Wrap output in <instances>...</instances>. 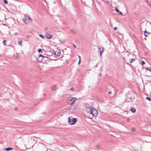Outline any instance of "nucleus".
I'll use <instances>...</instances> for the list:
<instances>
[{
    "instance_id": "1",
    "label": "nucleus",
    "mask_w": 151,
    "mask_h": 151,
    "mask_svg": "<svg viewBox=\"0 0 151 151\" xmlns=\"http://www.w3.org/2000/svg\"><path fill=\"white\" fill-rule=\"evenodd\" d=\"M86 110L90 119H92L94 116H96L98 114L97 110L92 106L87 107Z\"/></svg>"
},
{
    "instance_id": "2",
    "label": "nucleus",
    "mask_w": 151,
    "mask_h": 151,
    "mask_svg": "<svg viewBox=\"0 0 151 151\" xmlns=\"http://www.w3.org/2000/svg\"><path fill=\"white\" fill-rule=\"evenodd\" d=\"M68 99L69 101L68 104L70 105H73L76 100V99L72 97H68Z\"/></svg>"
},
{
    "instance_id": "3",
    "label": "nucleus",
    "mask_w": 151,
    "mask_h": 151,
    "mask_svg": "<svg viewBox=\"0 0 151 151\" xmlns=\"http://www.w3.org/2000/svg\"><path fill=\"white\" fill-rule=\"evenodd\" d=\"M77 121V119L75 118H70L69 117L68 122L71 125L74 124Z\"/></svg>"
},
{
    "instance_id": "4",
    "label": "nucleus",
    "mask_w": 151,
    "mask_h": 151,
    "mask_svg": "<svg viewBox=\"0 0 151 151\" xmlns=\"http://www.w3.org/2000/svg\"><path fill=\"white\" fill-rule=\"evenodd\" d=\"M44 58L43 56L41 55H40L37 58V60L39 62H41Z\"/></svg>"
},
{
    "instance_id": "5",
    "label": "nucleus",
    "mask_w": 151,
    "mask_h": 151,
    "mask_svg": "<svg viewBox=\"0 0 151 151\" xmlns=\"http://www.w3.org/2000/svg\"><path fill=\"white\" fill-rule=\"evenodd\" d=\"M55 54L56 56H58L60 55V50H57L55 52Z\"/></svg>"
},
{
    "instance_id": "6",
    "label": "nucleus",
    "mask_w": 151,
    "mask_h": 151,
    "mask_svg": "<svg viewBox=\"0 0 151 151\" xmlns=\"http://www.w3.org/2000/svg\"><path fill=\"white\" fill-rule=\"evenodd\" d=\"M99 49L100 53L103 52L104 50V48L103 47H102L101 46H100L99 47Z\"/></svg>"
},
{
    "instance_id": "7",
    "label": "nucleus",
    "mask_w": 151,
    "mask_h": 151,
    "mask_svg": "<svg viewBox=\"0 0 151 151\" xmlns=\"http://www.w3.org/2000/svg\"><path fill=\"white\" fill-rule=\"evenodd\" d=\"M46 35L47 38L48 39H50L52 37V36L51 35H48L46 34Z\"/></svg>"
},
{
    "instance_id": "8",
    "label": "nucleus",
    "mask_w": 151,
    "mask_h": 151,
    "mask_svg": "<svg viewBox=\"0 0 151 151\" xmlns=\"http://www.w3.org/2000/svg\"><path fill=\"white\" fill-rule=\"evenodd\" d=\"M51 89L53 91H55L56 89V87L55 85H53L51 87Z\"/></svg>"
},
{
    "instance_id": "9",
    "label": "nucleus",
    "mask_w": 151,
    "mask_h": 151,
    "mask_svg": "<svg viewBox=\"0 0 151 151\" xmlns=\"http://www.w3.org/2000/svg\"><path fill=\"white\" fill-rule=\"evenodd\" d=\"M24 17L27 18V19H29V20H31V21H32V19L28 15H25Z\"/></svg>"
},
{
    "instance_id": "10",
    "label": "nucleus",
    "mask_w": 151,
    "mask_h": 151,
    "mask_svg": "<svg viewBox=\"0 0 151 151\" xmlns=\"http://www.w3.org/2000/svg\"><path fill=\"white\" fill-rule=\"evenodd\" d=\"M144 35L146 37H147V35L150 34V33L145 30V31L144 32Z\"/></svg>"
},
{
    "instance_id": "11",
    "label": "nucleus",
    "mask_w": 151,
    "mask_h": 151,
    "mask_svg": "<svg viewBox=\"0 0 151 151\" xmlns=\"http://www.w3.org/2000/svg\"><path fill=\"white\" fill-rule=\"evenodd\" d=\"M23 42V41L22 40H20L18 42V44L21 47H22V43Z\"/></svg>"
},
{
    "instance_id": "12",
    "label": "nucleus",
    "mask_w": 151,
    "mask_h": 151,
    "mask_svg": "<svg viewBox=\"0 0 151 151\" xmlns=\"http://www.w3.org/2000/svg\"><path fill=\"white\" fill-rule=\"evenodd\" d=\"M4 149L5 150H6L7 151H8L10 150H12V148L10 147L5 148Z\"/></svg>"
},
{
    "instance_id": "13",
    "label": "nucleus",
    "mask_w": 151,
    "mask_h": 151,
    "mask_svg": "<svg viewBox=\"0 0 151 151\" xmlns=\"http://www.w3.org/2000/svg\"><path fill=\"white\" fill-rule=\"evenodd\" d=\"M3 43L4 45L6 46V40H4L3 41Z\"/></svg>"
},
{
    "instance_id": "14",
    "label": "nucleus",
    "mask_w": 151,
    "mask_h": 151,
    "mask_svg": "<svg viewBox=\"0 0 151 151\" xmlns=\"http://www.w3.org/2000/svg\"><path fill=\"white\" fill-rule=\"evenodd\" d=\"M135 60V59L134 58H132L130 60L129 62L130 63H132L133 61Z\"/></svg>"
},
{
    "instance_id": "15",
    "label": "nucleus",
    "mask_w": 151,
    "mask_h": 151,
    "mask_svg": "<svg viewBox=\"0 0 151 151\" xmlns=\"http://www.w3.org/2000/svg\"><path fill=\"white\" fill-rule=\"evenodd\" d=\"M131 111L133 112L134 113L135 111V109L134 108H132L131 109Z\"/></svg>"
},
{
    "instance_id": "16",
    "label": "nucleus",
    "mask_w": 151,
    "mask_h": 151,
    "mask_svg": "<svg viewBox=\"0 0 151 151\" xmlns=\"http://www.w3.org/2000/svg\"><path fill=\"white\" fill-rule=\"evenodd\" d=\"M147 70H148L150 71L151 72V68L150 67H148L145 68Z\"/></svg>"
},
{
    "instance_id": "17",
    "label": "nucleus",
    "mask_w": 151,
    "mask_h": 151,
    "mask_svg": "<svg viewBox=\"0 0 151 151\" xmlns=\"http://www.w3.org/2000/svg\"><path fill=\"white\" fill-rule=\"evenodd\" d=\"M4 2L6 4H8V2L7 0H4Z\"/></svg>"
},
{
    "instance_id": "18",
    "label": "nucleus",
    "mask_w": 151,
    "mask_h": 151,
    "mask_svg": "<svg viewBox=\"0 0 151 151\" xmlns=\"http://www.w3.org/2000/svg\"><path fill=\"white\" fill-rule=\"evenodd\" d=\"M27 19V18L24 17V18L22 19V20H23V21L24 23H25V21Z\"/></svg>"
},
{
    "instance_id": "19",
    "label": "nucleus",
    "mask_w": 151,
    "mask_h": 151,
    "mask_svg": "<svg viewBox=\"0 0 151 151\" xmlns=\"http://www.w3.org/2000/svg\"><path fill=\"white\" fill-rule=\"evenodd\" d=\"M131 131L133 132H134L135 131V129L134 128H132L131 129Z\"/></svg>"
},
{
    "instance_id": "20",
    "label": "nucleus",
    "mask_w": 151,
    "mask_h": 151,
    "mask_svg": "<svg viewBox=\"0 0 151 151\" xmlns=\"http://www.w3.org/2000/svg\"><path fill=\"white\" fill-rule=\"evenodd\" d=\"M39 36L40 37L42 38L43 39L44 38V37L43 35H41L40 34L39 35Z\"/></svg>"
},
{
    "instance_id": "21",
    "label": "nucleus",
    "mask_w": 151,
    "mask_h": 151,
    "mask_svg": "<svg viewBox=\"0 0 151 151\" xmlns=\"http://www.w3.org/2000/svg\"><path fill=\"white\" fill-rule=\"evenodd\" d=\"M141 63L142 65H143L145 63V62L143 61H142Z\"/></svg>"
},
{
    "instance_id": "22",
    "label": "nucleus",
    "mask_w": 151,
    "mask_h": 151,
    "mask_svg": "<svg viewBox=\"0 0 151 151\" xmlns=\"http://www.w3.org/2000/svg\"><path fill=\"white\" fill-rule=\"evenodd\" d=\"M38 51L39 52H40L42 51V50L41 49H39L38 50Z\"/></svg>"
},
{
    "instance_id": "23",
    "label": "nucleus",
    "mask_w": 151,
    "mask_h": 151,
    "mask_svg": "<svg viewBox=\"0 0 151 151\" xmlns=\"http://www.w3.org/2000/svg\"><path fill=\"white\" fill-rule=\"evenodd\" d=\"M115 10H116V11L118 12H119V10L118 9H117L116 7H115Z\"/></svg>"
},
{
    "instance_id": "24",
    "label": "nucleus",
    "mask_w": 151,
    "mask_h": 151,
    "mask_svg": "<svg viewBox=\"0 0 151 151\" xmlns=\"http://www.w3.org/2000/svg\"><path fill=\"white\" fill-rule=\"evenodd\" d=\"M81 60V59H79V61H78V65H79L80 63Z\"/></svg>"
},
{
    "instance_id": "25",
    "label": "nucleus",
    "mask_w": 151,
    "mask_h": 151,
    "mask_svg": "<svg viewBox=\"0 0 151 151\" xmlns=\"http://www.w3.org/2000/svg\"><path fill=\"white\" fill-rule=\"evenodd\" d=\"M146 99H147L149 101H150V100H151L150 98L149 97H146Z\"/></svg>"
},
{
    "instance_id": "26",
    "label": "nucleus",
    "mask_w": 151,
    "mask_h": 151,
    "mask_svg": "<svg viewBox=\"0 0 151 151\" xmlns=\"http://www.w3.org/2000/svg\"><path fill=\"white\" fill-rule=\"evenodd\" d=\"M70 90L72 91H74V88H71Z\"/></svg>"
},
{
    "instance_id": "27",
    "label": "nucleus",
    "mask_w": 151,
    "mask_h": 151,
    "mask_svg": "<svg viewBox=\"0 0 151 151\" xmlns=\"http://www.w3.org/2000/svg\"><path fill=\"white\" fill-rule=\"evenodd\" d=\"M119 12V13L120 14L122 15V12Z\"/></svg>"
},
{
    "instance_id": "28",
    "label": "nucleus",
    "mask_w": 151,
    "mask_h": 151,
    "mask_svg": "<svg viewBox=\"0 0 151 151\" xmlns=\"http://www.w3.org/2000/svg\"><path fill=\"white\" fill-rule=\"evenodd\" d=\"M114 30H116L117 29V27H115L114 28Z\"/></svg>"
},
{
    "instance_id": "29",
    "label": "nucleus",
    "mask_w": 151,
    "mask_h": 151,
    "mask_svg": "<svg viewBox=\"0 0 151 151\" xmlns=\"http://www.w3.org/2000/svg\"><path fill=\"white\" fill-rule=\"evenodd\" d=\"M102 53H100V57H101V56H102Z\"/></svg>"
},
{
    "instance_id": "30",
    "label": "nucleus",
    "mask_w": 151,
    "mask_h": 151,
    "mask_svg": "<svg viewBox=\"0 0 151 151\" xmlns=\"http://www.w3.org/2000/svg\"><path fill=\"white\" fill-rule=\"evenodd\" d=\"M14 34L15 35H16L17 34V32H15V33Z\"/></svg>"
},
{
    "instance_id": "31",
    "label": "nucleus",
    "mask_w": 151,
    "mask_h": 151,
    "mask_svg": "<svg viewBox=\"0 0 151 151\" xmlns=\"http://www.w3.org/2000/svg\"><path fill=\"white\" fill-rule=\"evenodd\" d=\"M109 93L110 94H111V91H109Z\"/></svg>"
},
{
    "instance_id": "32",
    "label": "nucleus",
    "mask_w": 151,
    "mask_h": 151,
    "mask_svg": "<svg viewBox=\"0 0 151 151\" xmlns=\"http://www.w3.org/2000/svg\"><path fill=\"white\" fill-rule=\"evenodd\" d=\"M78 58H79V59H81V57H80V56H78Z\"/></svg>"
},
{
    "instance_id": "33",
    "label": "nucleus",
    "mask_w": 151,
    "mask_h": 151,
    "mask_svg": "<svg viewBox=\"0 0 151 151\" xmlns=\"http://www.w3.org/2000/svg\"><path fill=\"white\" fill-rule=\"evenodd\" d=\"M73 46L74 47H76V46L74 45H73Z\"/></svg>"
},
{
    "instance_id": "34",
    "label": "nucleus",
    "mask_w": 151,
    "mask_h": 151,
    "mask_svg": "<svg viewBox=\"0 0 151 151\" xmlns=\"http://www.w3.org/2000/svg\"><path fill=\"white\" fill-rule=\"evenodd\" d=\"M95 66H96V67H97L98 66L97 65V64H96V65H95Z\"/></svg>"
},
{
    "instance_id": "35",
    "label": "nucleus",
    "mask_w": 151,
    "mask_h": 151,
    "mask_svg": "<svg viewBox=\"0 0 151 151\" xmlns=\"http://www.w3.org/2000/svg\"><path fill=\"white\" fill-rule=\"evenodd\" d=\"M129 119H128L127 120L128 121H129Z\"/></svg>"
},
{
    "instance_id": "36",
    "label": "nucleus",
    "mask_w": 151,
    "mask_h": 151,
    "mask_svg": "<svg viewBox=\"0 0 151 151\" xmlns=\"http://www.w3.org/2000/svg\"><path fill=\"white\" fill-rule=\"evenodd\" d=\"M99 76H101V74H99Z\"/></svg>"
}]
</instances>
